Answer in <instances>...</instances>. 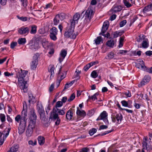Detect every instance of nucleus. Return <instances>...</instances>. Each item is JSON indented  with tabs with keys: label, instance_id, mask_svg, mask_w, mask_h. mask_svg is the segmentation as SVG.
Returning <instances> with one entry per match:
<instances>
[{
	"label": "nucleus",
	"instance_id": "69168bd1",
	"mask_svg": "<svg viewBox=\"0 0 152 152\" xmlns=\"http://www.w3.org/2000/svg\"><path fill=\"white\" fill-rule=\"evenodd\" d=\"M107 127L106 125H102L101 126L99 129V130L103 129H106L107 128Z\"/></svg>",
	"mask_w": 152,
	"mask_h": 152
},
{
	"label": "nucleus",
	"instance_id": "c85d7f7f",
	"mask_svg": "<svg viewBox=\"0 0 152 152\" xmlns=\"http://www.w3.org/2000/svg\"><path fill=\"white\" fill-rule=\"evenodd\" d=\"M38 142L39 145H42L44 144L45 141V139L44 137L39 136L38 137Z\"/></svg>",
	"mask_w": 152,
	"mask_h": 152
},
{
	"label": "nucleus",
	"instance_id": "20e7f679",
	"mask_svg": "<svg viewBox=\"0 0 152 152\" xmlns=\"http://www.w3.org/2000/svg\"><path fill=\"white\" fill-rule=\"evenodd\" d=\"M75 24L74 23L72 22L70 24L69 28H67L64 33V36L67 38L75 39L78 34L73 33Z\"/></svg>",
	"mask_w": 152,
	"mask_h": 152
},
{
	"label": "nucleus",
	"instance_id": "4be33fe9",
	"mask_svg": "<svg viewBox=\"0 0 152 152\" xmlns=\"http://www.w3.org/2000/svg\"><path fill=\"white\" fill-rule=\"evenodd\" d=\"M80 15L79 13H77L73 17V19L71 20L70 24H72V22H73L75 24V21H77L80 18Z\"/></svg>",
	"mask_w": 152,
	"mask_h": 152
},
{
	"label": "nucleus",
	"instance_id": "ddd939ff",
	"mask_svg": "<svg viewBox=\"0 0 152 152\" xmlns=\"http://www.w3.org/2000/svg\"><path fill=\"white\" fill-rule=\"evenodd\" d=\"M151 77L149 75H145L142 80L140 82L139 85L141 86L147 84L150 80Z\"/></svg>",
	"mask_w": 152,
	"mask_h": 152
},
{
	"label": "nucleus",
	"instance_id": "0e129e2a",
	"mask_svg": "<svg viewBox=\"0 0 152 152\" xmlns=\"http://www.w3.org/2000/svg\"><path fill=\"white\" fill-rule=\"evenodd\" d=\"M4 75L6 76H12L13 75L12 73H10L8 72H4Z\"/></svg>",
	"mask_w": 152,
	"mask_h": 152
},
{
	"label": "nucleus",
	"instance_id": "5fc2aeb1",
	"mask_svg": "<svg viewBox=\"0 0 152 152\" xmlns=\"http://www.w3.org/2000/svg\"><path fill=\"white\" fill-rule=\"evenodd\" d=\"M91 67V66L89 63L87 64L86 66H85L84 67V70L86 71H87L88 69Z\"/></svg>",
	"mask_w": 152,
	"mask_h": 152
},
{
	"label": "nucleus",
	"instance_id": "a211bd4d",
	"mask_svg": "<svg viewBox=\"0 0 152 152\" xmlns=\"http://www.w3.org/2000/svg\"><path fill=\"white\" fill-rule=\"evenodd\" d=\"M122 9L121 6L114 5L111 9V11L114 12H116L121 11Z\"/></svg>",
	"mask_w": 152,
	"mask_h": 152
},
{
	"label": "nucleus",
	"instance_id": "f257e3e1",
	"mask_svg": "<svg viewBox=\"0 0 152 152\" xmlns=\"http://www.w3.org/2000/svg\"><path fill=\"white\" fill-rule=\"evenodd\" d=\"M28 71L21 69L16 74L17 77L18 78V85L20 88L24 90L27 88V81L28 78L27 75Z\"/></svg>",
	"mask_w": 152,
	"mask_h": 152
},
{
	"label": "nucleus",
	"instance_id": "f03ea898",
	"mask_svg": "<svg viewBox=\"0 0 152 152\" xmlns=\"http://www.w3.org/2000/svg\"><path fill=\"white\" fill-rule=\"evenodd\" d=\"M35 111L34 109L32 108L30 109V115L29 118V124L28 126L27 132H32L33 129L34 128L37 118Z\"/></svg>",
	"mask_w": 152,
	"mask_h": 152
},
{
	"label": "nucleus",
	"instance_id": "2f4dec72",
	"mask_svg": "<svg viewBox=\"0 0 152 152\" xmlns=\"http://www.w3.org/2000/svg\"><path fill=\"white\" fill-rule=\"evenodd\" d=\"M31 31L30 33L31 34H35L37 32V26L35 25L31 26Z\"/></svg>",
	"mask_w": 152,
	"mask_h": 152
},
{
	"label": "nucleus",
	"instance_id": "7ed1b4c3",
	"mask_svg": "<svg viewBox=\"0 0 152 152\" xmlns=\"http://www.w3.org/2000/svg\"><path fill=\"white\" fill-rule=\"evenodd\" d=\"M27 110H24L23 108L21 115H18L15 117V121L17 123H19V125L22 124L26 126L27 120Z\"/></svg>",
	"mask_w": 152,
	"mask_h": 152
},
{
	"label": "nucleus",
	"instance_id": "052dcab7",
	"mask_svg": "<svg viewBox=\"0 0 152 152\" xmlns=\"http://www.w3.org/2000/svg\"><path fill=\"white\" fill-rule=\"evenodd\" d=\"M88 97V99H92L93 101H94L95 99H97L96 97L94 95L91 96H89Z\"/></svg>",
	"mask_w": 152,
	"mask_h": 152
},
{
	"label": "nucleus",
	"instance_id": "c756f323",
	"mask_svg": "<svg viewBox=\"0 0 152 152\" xmlns=\"http://www.w3.org/2000/svg\"><path fill=\"white\" fill-rule=\"evenodd\" d=\"M106 44L109 47L113 48L114 45V41L113 39L109 40L106 42Z\"/></svg>",
	"mask_w": 152,
	"mask_h": 152
},
{
	"label": "nucleus",
	"instance_id": "6ab92c4d",
	"mask_svg": "<svg viewBox=\"0 0 152 152\" xmlns=\"http://www.w3.org/2000/svg\"><path fill=\"white\" fill-rule=\"evenodd\" d=\"M140 63H138L136 64V67L137 68L142 69H145L146 67L144 65L143 61L142 60H141L140 61Z\"/></svg>",
	"mask_w": 152,
	"mask_h": 152
},
{
	"label": "nucleus",
	"instance_id": "6e6d98bb",
	"mask_svg": "<svg viewBox=\"0 0 152 152\" xmlns=\"http://www.w3.org/2000/svg\"><path fill=\"white\" fill-rule=\"evenodd\" d=\"M17 45V43L16 42H12L10 44V47L12 49H13Z\"/></svg>",
	"mask_w": 152,
	"mask_h": 152
},
{
	"label": "nucleus",
	"instance_id": "e433bc0d",
	"mask_svg": "<svg viewBox=\"0 0 152 152\" xmlns=\"http://www.w3.org/2000/svg\"><path fill=\"white\" fill-rule=\"evenodd\" d=\"M9 134H5V135H4V136L3 137L2 139L1 138L0 140V145H1L3 144L4 141L5 140L6 137Z\"/></svg>",
	"mask_w": 152,
	"mask_h": 152
},
{
	"label": "nucleus",
	"instance_id": "1a4fd4ad",
	"mask_svg": "<svg viewBox=\"0 0 152 152\" xmlns=\"http://www.w3.org/2000/svg\"><path fill=\"white\" fill-rule=\"evenodd\" d=\"M147 140L145 139V141H143L142 142V150L139 149L137 150L136 152H145L144 150L145 149L147 151L150 149V145H148V143L146 141Z\"/></svg>",
	"mask_w": 152,
	"mask_h": 152
},
{
	"label": "nucleus",
	"instance_id": "dca6fc26",
	"mask_svg": "<svg viewBox=\"0 0 152 152\" xmlns=\"http://www.w3.org/2000/svg\"><path fill=\"white\" fill-rule=\"evenodd\" d=\"M67 53V52L64 50H61L60 53V57L58 58V60L60 63H61L66 57Z\"/></svg>",
	"mask_w": 152,
	"mask_h": 152
},
{
	"label": "nucleus",
	"instance_id": "79ce46f5",
	"mask_svg": "<svg viewBox=\"0 0 152 152\" xmlns=\"http://www.w3.org/2000/svg\"><path fill=\"white\" fill-rule=\"evenodd\" d=\"M63 104L62 102L61 101H58L56 103V105L54 108L56 109H58V107H59L62 106Z\"/></svg>",
	"mask_w": 152,
	"mask_h": 152
},
{
	"label": "nucleus",
	"instance_id": "7c9ffc66",
	"mask_svg": "<svg viewBox=\"0 0 152 152\" xmlns=\"http://www.w3.org/2000/svg\"><path fill=\"white\" fill-rule=\"evenodd\" d=\"M142 48H146L148 47L149 44L148 39H147L142 42Z\"/></svg>",
	"mask_w": 152,
	"mask_h": 152
},
{
	"label": "nucleus",
	"instance_id": "a18cd8bd",
	"mask_svg": "<svg viewBox=\"0 0 152 152\" xmlns=\"http://www.w3.org/2000/svg\"><path fill=\"white\" fill-rule=\"evenodd\" d=\"M75 94L74 93H73L70 96L69 98L68 99V101L70 102L72 101L75 98Z\"/></svg>",
	"mask_w": 152,
	"mask_h": 152
},
{
	"label": "nucleus",
	"instance_id": "13d9d810",
	"mask_svg": "<svg viewBox=\"0 0 152 152\" xmlns=\"http://www.w3.org/2000/svg\"><path fill=\"white\" fill-rule=\"evenodd\" d=\"M124 94L127 97H130L131 96V93L129 91H128L125 92Z\"/></svg>",
	"mask_w": 152,
	"mask_h": 152
},
{
	"label": "nucleus",
	"instance_id": "5701e85b",
	"mask_svg": "<svg viewBox=\"0 0 152 152\" xmlns=\"http://www.w3.org/2000/svg\"><path fill=\"white\" fill-rule=\"evenodd\" d=\"M42 44L43 47L45 49H48L51 45L50 43L46 40L42 41Z\"/></svg>",
	"mask_w": 152,
	"mask_h": 152
},
{
	"label": "nucleus",
	"instance_id": "bf43d9fd",
	"mask_svg": "<svg viewBox=\"0 0 152 152\" xmlns=\"http://www.w3.org/2000/svg\"><path fill=\"white\" fill-rule=\"evenodd\" d=\"M96 128H93L89 131L88 133H96Z\"/></svg>",
	"mask_w": 152,
	"mask_h": 152
},
{
	"label": "nucleus",
	"instance_id": "72a5a7b5",
	"mask_svg": "<svg viewBox=\"0 0 152 152\" xmlns=\"http://www.w3.org/2000/svg\"><path fill=\"white\" fill-rule=\"evenodd\" d=\"M50 34H57L58 30L56 27H53L50 30Z\"/></svg>",
	"mask_w": 152,
	"mask_h": 152
},
{
	"label": "nucleus",
	"instance_id": "412c9836",
	"mask_svg": "<svg viewBox=\"0 0 152 152\" xmlns=\"http://www.w3.org/2000/svg\"><path fill=\"white\" fill-rule=\"evenodd\" d=\"M54 69H55V68L53 65H51L49 66V67L48 68V70L49 72L51 74V76L50 77V79H51V77H53L54 75V74H55L54 72Z\"/></svg>",
	"mask_w": 152,
	"mask_h": 152
},
{
	"label": "nucleus",
	"instance_id": "774afa93",
	"mask_svg": "<svg viewBox=\"0 0 152 152\" xmlns=\"http://www.w3.org/2000/svg\"><path fill=\"white\" fill-rule=\"evenodd\" d=\"M89 150V149L87 148H82L81 151L83 152H88Z\"/></svg>",
	"mask_w": 152,
	"mask_h": 152
},
{
	"label": "nucleus",
	"instance_id": "f704fd0d",
	"mask_svg": "<svg viewBox=\"0 0 152 152\" xmlns=\"http://www.w3.org/2000/svg\"><path fill=\"white\" fill-rule=\"evenodd\" d=\"M18 42L19 45H24L26 42L25 38H20L18 41Z\"/></svg>",
	"mask_w": 152,
	"mask_h": 152
},
{
	"label": "nucleus",
	"instance_id": "f8f14e48",
	"mask_svg": "<svg viewBox=\"0 0 152 152\" xmlns=\"http://www.w3.org/2000/svg\"><path fill=\"white\" fill-rule=\"evenodd\" d=\"M111 118L113 122L120 124L121 122L122 117V115L120 114H117L116 116H113Z\"/></svg>",
	"mask_w": 152,
	"mask_h": 152
},
{
	"label": "nucleus",
	"instance_id": "3c124183",
	"mask_svg": "<svg viewBox=\"0 0 152 152\" xmlns=\"http://www.w3.org/2000/svg\"><path fill=\"white\" fill-rule=\"evenodd\" d=\"M122 105L124 107H129L128 104L127 102L125 100H123L121 102Z\"/></svg>",
	"mask_w": 152,
	"mask_h": 152
},
{
	"label": "nucleus",
	"instance_id": "864d4df0",
	"mask_svg": "<svg viewBox=\"0 0 152 152\" xmlns=\"http://www.w3.org/2000/svg\"><path fill=\"white\" fill-rule=\"evenodd\" d=\"M127 52L128 51L126 50H120L118 52V54H121L123 55H125Z\"/></svg>",
	"mask_w": 152,
	"mask_h": 152
},
{
	"label": "nucleus",
	"instance_id": "ea45409f",
	"mask_svg": "<svg viewBox=\"0 0 152 152\" xmlns=\"http://www.w3.org/2000/svg\"><path fill=\"white\" fill-rule=\"evenodd\" d=\"M102 40V38L101 36H99L95 39V42L96 45H98L100 43V42Z\"/></svg>",
	"mask_w": 152,
	"mask_h": 152
},
{
	"label": "nucleus",
	"instance_id": "39448f33",
	"mask_svg": "<svg viewBox=\"0 0 152 152\" xmlns=\"http://www.w3.org/2000/svg\"><path fill=\"white\" fill-rule=\"evenodd\" d=\"M41 122L45 126H48L49 124L48 122V116H46L45 112L39 114Z\"/></svg>",
	"mask_w": 152,
	"mask_h": 152
},
{
	"label": "nucleus",
	"instance_id": "e2e57ef3",
	"mask_svg": "<svg viewBox=\"0 0 152 152\" xmlns=\"http://www.w3.org/2000/svg\"><path fill=\"white\" fill-rule=\"evenodd\" d=\"M145 53L147 56H150L152 55V51H147L145 52Z\"/></svg>",
	"mask_w": 152,
	"mask_h": 152
},
{
	"label": "nucleus",
	"instance_id": "603ef678",
	"mask_svg": "<svg viewBox=\"0 0 152 152\" xmlns=\"http://www.w3.org/2000/svg\"><path fill=\"white\" fill-rule=\"evenodd\" d=\"M127 21L126 20H124L121 21L120 23V26L121 27H123L126 23Z\"/></svg>",
	"mask_w": 152,
	"mask_h": 152
},
{
	"label": "nucleus",
	"instance_id": "9b49d317",
	"mask_svg": "<svg viewBox=\"0 0 152 152\" xmlns=\"http://www.w3.org/2000/svg\"><path fill=\"white\" fill-rule=\"evenodd\" d=\"M109 25V22L107 20L105 21L103 23L102 27L101 32L99 34V35H101V34H103V33H104L108 29Z\"/></svg>",
	"mask_w": 152,
	"mask_h": 152
},
{
	"label": "nucleus",
	"instance_id": "6e6552de",
	"mask_svg": "<svg viewBox=\"0 0 152 152\" xmlns=\"http://www.w3.org/2000/svg\"><path fill=\"white\" fill-rule=\"evenodd\" d=\"M28 45L29 48L32 50H37L39 48V45L37 42H34L31 40L29 42Z\"/></svg>",
	"mask_w": 152,
	"mask_h": 152
},
{
	"label": "nucleus",
	"instance_id": "a19ab883",
	"mask_svg": "<svg viewBox=\"0 0 152 152\" xmlns=\"http://www.w3.org/2000/svg\"><path fill=\"white\" fill-rule=\"evenodd\" d=\"M91 77L94 78H96L98 76V74L97 72V70H94L93 71L91 74Z\"/></svg>",
	"mask_w": 152,
	"mask_h": 152
},
{
	"label": "nucleus",
	"instance_id": "680f3d73",
	"mask_svg": "<svg viewBox=\"0 0 152 152\" xmlns=\"http://www.w3.org/2000/svg\"><path fill=\"white\" fill-rule=\"evenodd\" d=\"M71 86H70L69 83H67L65 85L64 88V89H63V91H64L65 90L68 88L69 87H70Z\"/></svg>",
	"mask_w": 152,
	"mask_h": 152
},
{
	"label": "nucleus",
	"instance_id": "58836bf2",
	"mask_svg": "<svg viewBox=\"0 0 152 152\" xmlns=\"http://www.w3.org/2000/svg\"><path fill=\"white\" fill-rule=\"evenodd\" d=\"M123 2L124 5L128 8L129 7L132 6V5L130 3L129 0H123Z\"/></svg>",
	"mask_w": 152,
	"mask_h": 152
},
{
	"label": "nucleus",
	"instance_id": "8fccbe9b",
	"mask_svg": "<svg viewBox=\"0 0 152 152\" xmlns=\"http://www.w3.org/2000/svg\"><path fill=\"white\" fill-rule=\"evenodd\" d=\"M57 34H50V38L54 41H55L57 39V37L56 35Z\"/></svg>",
	"mask_w": 152,
	"mask_h": 152
},
{
	"label": "nucleus",
	"instance_id": "4d7b16f0",
	"mask_svg": "<svg viewBox=\"0 0 152 152\" xmlns=\"http://www.w3.org/2000/svg\"><path fill=\"white\" fill-rule=\"evenodd\" d=\"M119 151L118 150H112V148L110 147L108 149L107 152H119Z\"/></svg>",
	"mask_w": 152,
	"mask_h": 152
},
{
	"label": "nucleus",
	"instance_id": "4c0bfd02",
	"mask_svg": "<svg viewBox=\"0 0 152 152\" xmlns=\"http://www.w3.org/2000/svg\"><path fill=\"white\" fill-rule=\"evenodd\" d=\"M145 35L143 34H140L139 36V38L137 39V41L138 42H140L141 41L142 39L145 40Z\"/></svg>",
	"mask_w": 152,
	"mask_h": 152
},
{
	"label": "nucleus",
	"instance_id": "473e14b6",
	"mask_svg": "<svg viewBox=\"0 0 152 152\" xmlns=\"http://www.w3.org/2000/svg\"><path fill=\"white\" fill-rule=\"evenodd\" d=\"M56 17H58V19L61 20H62L65 18V14L63 13L57 15Z\"/></svg>",
	"mask_w": 152,
	"mask_h": 152
},
{
	"label": "nucleus",
	"instance_id": "338daca9",
	"mask_svg": "<svg viewBox=\"0 0 152 152\" xmlns=\"http://www.w3.org/2000/svg\"><path fill=\"white\" fill-rule=\"evenodd\" d=\"M116 15H111L110 18V20H111L112 21L114 19H115L116 18Z\"/></svg>",
	"mask_w": 152,
	"mask_h": 152
},
{
	"label": "nucleus",
	"instance_id": "2eb2a0df",
	"mask_svg": "<svg viewBox=\"0 0 152 152\" xmlns=\"http://www.w3.org/2000/svg\"><path fill=\"white\" fill-rule=\"evenodd\" d=\"M29 31V29L27 27H22L18 30V33L21 34H28Z\"/></svg>",
	"mask_w": 152,
	"mask_h": 152
},
{
	"label": "nucleus",
	"instance_id": "49530a36",
	"mask_svg": "<svg viewBox=\"0 0 152 152\" xmlns=\"http://www.w3.org/2000/svg\"><path fill=\"white\" fill-rule=\"evenodd\" d=\"M28 143L29 145L34 146L37 145V142L36 140H34V141L32 140H30L28 141Z\"/></svg>",
	"mask_w": 152,
	"mask_h": 152
},
{
	"label": "nucleus",
	"instance_id": "4468645a",
	"mask_svg": "<svg viewBox=\"0 0 152 152\" xmlns=\"http://www.w3.org/2000/svg\"><path fill=\"white\" fill-rule=\"evenodd\" d=\"M61 68L59 70V72L58 73V76L57 79L61 80L65 78L66 76V73L65 72H64L63 73H61Z\"/></svg>",
	"mask_w": 152,
	"mask_h": 152
},
{
	"label": "nucleus",
	"instance_id": "c03bdc74",
	"mask_svg": "<svg viewBox=\"0 0 152 152\" xmlns=\"http://www.w3.org/2000/svg\"><path fill=\"white\" fill-rule=\"evenodd\" d=\"M25 131V127L22 126H20L18 127V133H23Z\"/></svg>",
	"mask_w": 152,
	"mask_h": 152
},
{
	"label": "nucleus",
	"instance_id": "393cba45",
	"mask_svg": "<svg viewBox=\"0 0 152 152\" xmlns=\"http://www.w3.org/2000/svg\"><path fill=\"white\" fill-rule=\"evenodd\" d=\"M50 118L53 120H55L59 118L58 114L56 113L55 112H54L53 110V112L51 113Z\"/></svg>",
	"mask_w": 152,
	"mask_h": 152
},
{
	"label": "nucleus",
	"instance_id": "0eeeda50",
	"mask_svg": "<svg viewBox=\"0 0 152 152\" xmlns=\"http://www.w3.org/2000/svg\"><path fill=\"white\" fill-rule=\"evenodd\" d=\"M39 56V53H36L33 57V61H32L31 68L32 69H36L38 64V58Z\"/></svg>",
	"mask_w": 152,
	"mask_h": 152
},
{
	"label": "nucleus",
	"instance_id": "c9c22d12",
	"mask_svg": "<svg viewBox=\"0 0 152 152\" xmlns=\"http://www.w3.org/2000/svg\"><path fill=\"white\" fill-rule=\"evenodd\" d=\"M123 33L122 32H119V31H116L114 32L113 34V37L114 38H116L117 37L119 36H121Z\"/></svg>",
	"mask_w": 152,
	"mask_h": 152
},
{
	"label": "nucleus",
	"instance_id": "bb28decb",
	"mask_svg": "<svg viewBox=\"0 0 152 152\" xmlns=\"http://www.w3.org/2000/svg\"><path fill=\"white\" fill-rule=\"evenodd\" d=\"M28 96V102L29 104H30L31 103L35 102L36 100L35 98L32 94H29Z\"/></svg>",
	"mask_w": 152,
	"mask_h": 152
},
{
	"label": "nucleus",
	"instance_id": "b1692460",
	"mask_svg": "<svg viewBox=\"0 0 152 152\" xmlns=\"http://www.w3.org/2000/svg\"><path fill=\"white\" fill-rule=\"evenodd\" d=\"M19 146L18 144H15L10 148L7 152H16L18 150Z\"/></svg>",
	"mask_w": 152,
	"mask_h": 152
},
{
	"label": "nucleus",
	"instance_id": "cd10ccee",
	"mask_svg": "<svg viewBox=\"0 0 152 152\" xmlns=\"http://www.w3.org/2000/svg\"><path fill=\"white\" fill-rule=\"evenodd\" d=\"M76 114L77 115L82 116H84L86 115V113L84 110L81 111L79 109L78 107L77 108Z\"/></svg>",
	"mask_w": 152,
	"mask_h": 152
},
{
	"label": "nucleus",
	"instance_id": "423d86ee",
	"mask_svg": "<svg viewBox=\"0 0 152 152\" xmlns=\"http://www.w3.org/2000/svg\"><path fill=\"white\" fill-rule=\"evenodd\" d=\"M107 113L105 111H104L100 114L99 117L96 119V121L102 120L105 124L108 123L107 119Z\"/></svg>",
	"mask_w": 152,
	"mask_h": 152
},
{
	"label": "nucleus",
	"instance_id": "f3484780",
	"mask_svg": "<svg viewBox=\"0 0 152 152\" xmlns=\"http://www.w3.org/2000/svg\"><path fill=\"white\" fill-rule=\"evenodd\" d=\"M37 104V109L39 114L44 113L45 111L43 106L41 103L38 102Z\"/></svg>",
	"mask_w": 152,
	"mask_h": 152
},
{
	"label": "nucleus",
	"instance_id": "de8ad7c7",
	"mask_svg": "<svg viewBox=\"0 0 152 152\" xmlns=\"http://www.w3.org/2000/svg\"><path fill=\"white\" fill-rule=\"evenodd\" d=\"M108 59H111L114 57V53L113 52H111L107 54Z\"/></svg>",
	"mask_w": 152,
	"mask_h": 152
},
{
	"label": "nucleus",
	"instance_id": "09e8293b",
	"mask_svg": "<svg viewBox=\"0 0 152 152\" xmlns=\"http://www.w3.org/2000/svg\"><path fill=\"white\" fill-rule=\"evenodd\" d=\"M0 119L2 122H4L5 120V116L4 114H0Z\"/></svg>",
	"mask_w": 152,
	"mask_h": 152
},
{
	"label": "nucleus",
	"instance_id": "aec40b11",
	"mask_svg": "<svg viewBox=\"0 0 152 152\" xmlns=\"http://www.w3.org/2000/svg\"><path fill=\"white\" fill-rule=\"evenodd\" d=\"M72 109L71 108L69 110L66 114V118L69 120H70L72 119L73 116V113L72 111Z\"/></svg>",
	"mask_w": 152,
	"mask_h": 152
},
{
	"label": "nucleus",
	"instance_id": "9d476101",
	"mask_svg": "<svg viewBox=\"0 0 152 152\" xmlns=\"http://www.w3.org/2000/svg\"><path fill=\"white\" fill-rule=\"evenodd\" d=\"M93 13V11L91 8H88L85 13V19L86 21H89L91 18Z\"/></svg>",
	"mask_w": 152,
	"mask_h": 152
},
{
	"label": "nucleus",
	"instance_id": "37998d69",
	"mask_svg": "<svg viewBox=\"0 0 152 152\" xmlns=\"http://www.w3.org/2000/svg\"><path fill=\"white\" fill-rule=\"evenodd\" d=\"M58 17L56 16L53 19V23L54 25H57L59 22V20L58 18Z\"/></svg>",
	"mask_w": 152,
	"mask_h": 152
},
{
	"label": "nucleus",
	"instance_id": "a878e982",
	"mask_svg": "<svg viewBox=\"0 0 152 152\" xmlns=\"http://www.w3.org/2000/svg\"><path fill=\"white\" fill-rule=\"evenodd\" d=\"M65 109L62 108L61 110H60L59 109H56L55 108H53V111L55 112H57L59 115H63L65 113L64 111Z\"/></svg>",
	"mask_w": 152,
	"mask_h": 152
}]
</instances>
